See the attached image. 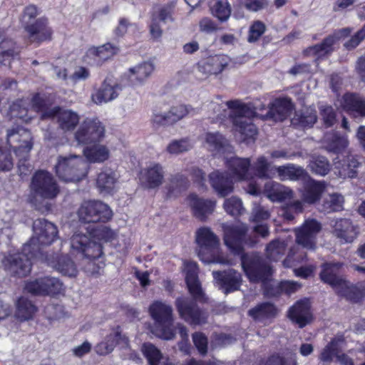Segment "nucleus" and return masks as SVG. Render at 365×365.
<instances>
[{
  "mask_svg": "<svg viewBox=\"0 0 365 365\" xmlns=\"http://www.w3.org/2000/svg\"><path fill=\"white\" fill-rule=\"evenodd\" d=\"M265 30L266 26L263 22L260 21H254L250 27L247 41L250 43L256 42L264 33Z\"/></svg>",
  "mask_w": 365,
  "mask_h": 365,
  "instance_id": "60",
  "label": "nucleus"
},
{
  "mask_svg": "<svg viewBox=\"0 0 365 365\" xmlns=\"http://www.w3.org/2000/svg\"><path fill=\"white\" fill-rule=\"evenodd\" d=\"M118 51V48L111 43H106L98 47L90 48L85 56V61L89 64L99 65L110 58Z\"/></svg>",
  "mask_w": 365,
  "mask_h": 365,
  "instance_id": "30",
  "label": "nucleus"
},
{
  "mask_svg": "<svg viewBox=\"0 0 365 365\" xmlns=\"http://www.w3.org/2000/svg\"><path fill=\"white\" fill-rule=\"evenodd\" d=\"M7 143L13 148L20 160L26 159L34 145L33 136L31 132L21 127L8 130Z\"/></svg>",
  "mask_w": 365,
  "mask_h": 365,
  "instance_id": "11",
  "label": "nucleus"
},
{
  "mask_svg": "<svg viewBox=\"0 0 365 365\" xmlns=\"http://www.w3.org/2000/svg\"><path fill=\"white\" fill-rule=\"evenodd\" d=\"M175 305L180 317L190 325L206 322L207 314L199 308L194 300L185 297H178Z\"/></svg>",
  "mask_w": 365,
  "mask_h": 365,
  "instance_id": "12",
  "label": "nucleus"
},
{
  "mask_svg": "<svg viewBox=\"0 0 365 365\" xmlns=\"http://www.w3.org/2000/svg\"><path fill=\"white\" fill-rule=\"evenodd\" d=\"M168 113L169 115L168 118H170L171 123H174L181 120L188 114H195L196 111L195 109L189 108L186 106L179 105L172 107Z\"/></svg>",
  "mask_w": 365,
  "mask_h": 365,
  "instance_id": "58",
  "label": "nucleus"
},
{
  "mask_svg": "<svg viewBox=\"0 0 365 365\" xmlns=\"http://www.w3.org/2000/svg\"><path fill=\"white\" fill-rule=\"evenodd\" d=\"M264 365H297L294 358L284 359L278 355L269 357Z\"/></svg>",
  "mask_w": 365,
  "mask_h": 365,
  "instance_id": "64",
  "label": "nucleus"
},
{
  "mask_svg": "<svg viewBox=\"0 0 365 365\" xmlns=\"http://www.w3.org/2000/svg\"><path fill=\"white\" fill-rule=\"evenodd\" d=\"M321 225L315 220H307L302 226L296 230V242L307 250L316 247V236L321 230Z\"/></svg>",
  "mask_w": 365,
  "mask_h": 365,
  "instance_id": "17",
  "label": "nucleus"
},
{
  "mask_svg": "<svg viewBox=\"0 0 365 365\" xmlns=\"http://www.w3.org/2000/svg\"><path fill=\"white\" fill-rule=\"evenodd\" d=\"M344 341L342 337H335L332 339L327 346H325L319 356V359L321 362L329 364L333 361L334 357H337L340 351L339 344Z\"/></svg>",
  "mask_w": 365,
  "mask_h": 365,
  "instance_id": "41",
  "label": "nucleus"
},
{
  "mask_svg": "<svg viewBox=\"0 0 365 365\" xmlns=\"http://www.w3.org/2000/svg\"><path fill=\"white\" fill-rule=\"evenodd\" d=\"M359 162L353 155H347L346 158L334 161V169L339 177L353 178L356 176Z\"/></svg>",
  "mask_w": 365,
  "mask_h": 365,
  "instance_id": "34",
  "label": "nucleus"
},
{
  "mask_svg": "<svg viewBox=\"0 0 365 365\" xmlns=\"http://www.w3.org/2000/svg\"><path fill=\"white\" fill-rule=\"evenodd\" d=\"M24 289L34 295L53 296L64 291L63 282L57 277L46 276L28 281Z\"/></svg>",
  "mask_w": 365,
  "mask_h": 365,
  "instance_id": "13",
  "label": "nucleus"
},
{
  "mask_svg": "<svg viewBox=\"0 0 365 365\" xmlns=\"http://www.w3.org/2000/svg\"><path fill=\"white\" fill-rule=\"evenodd\" d=\"M341 266L340 263L324 264L323 269L320 273V278L325 283L330 284L339 295L349 298L350 293L354 288L349 282L337 275V271Z\"/></svg>",
  "mask_w": 365,
  "mask_h": 365,
  "instance_id": "15",
  "label": "nucleus"
},
{
  "mask_svg": "<svg viewBox=\"0 0 365 365\" xmlns=\"http://www.w3.org/2000/svg\"><path fill=\"white\" fill-rule=\"evenodd\" d=\"M341 106L347 111L365 116V100L357 95L345 94L342 98Z\"/></svg>",
  "mask_w": 365,
  "mask_h": 365,
  "instance_id": "39",
  "label": "nucleus"
},
{
  "mask_svg": "<svg viewBox=\"0 0 365 365\" xmlns=\"http://www.w3.org/2000/svg\"><path fill=\"white\" fill-rule=\"evenodd\" d=\"M81 221L86 223L105 222L112 217V211L108 205L99 200L83 202L78 210Z\"/></svg>",
  "mask_w": 365,
  "mask_h": 365,
  "instance_id": "10",
  "label": "nucleus"
},
{
  "mask_svg": "<svg viewBox=\"0 0 365 365\" xmlns=\"http://www.w3.org/2000/svg\"><path fill=\"white\" fill-rule=\"evenodd\" d=\"M317 121L316 112L314 110L307 109L305 111L296 113L292 120L293 124H298L303 127L312 126Z\"/></svg>",
  "mask_w": 365,
  "mask_h": 365,
  "instance_id": "55",
  "label": "nucleus"
},
{
  "mask_svg": "<svg viewBox=\"0 0 365 365\" xmlns=\"http://www.w3.org/2000/svg\"><path fill=\"white\" fill-rule=\"evenodd\" d=\"M188 184V180L183 175L176 174L172 176L167 186L168 196H176L185 190L187 187Z\"/></svg>",
  "mask_w": 365,
  "mask_h": 365,
  "instance_id": "46",
  "label": "nucleus"
},
{
  "mask_svg": "<svg viewBox=\"0 0 365 365\" xmlns=\"http://www.w3.org/2000/svg\"><path fill=\"white\" fill-rule=\"evenodd\" d=\"M357 233L356 227L349 219H337L333 225V234L342 244L352 242Z\"/></svg>",
  "mask_w": 365,
  "mask_h": 365,
  "instance_id": "29",
  "label": "nucleus"
},
{
  "mask_svg": "<svg viewBox=\"0 0 365 365\" xmlns=\"http://www.w3.org/2000/svg\"><path fill=\"white\" fill-rule=\"evenodd\" d=\"M230 59L226 55L210 56L197 63V71L204 78L217 75L227 66Z\"/></svg>",
  "mask_w": 365,
  "mask_h": 365,
  "instance_id": "22",
  "label": "nucleus"
},
{
  "mask_svg": "<svg viewBox=\"0 0 365 365\" xmlns=\"http://www.w3.org/2000/svg\"><path fill=\"white\" fill-rule=\"evenodd\" d=\"M119 175L110 168H104L98 173L96 187L103 195H112L117 190Z\"/></svg>",
  "mask_w": 365,
  "mask_h": 365,
  "instance_id": "26",
  "label": "nucleus"
},
{
  "mask_svg": "<svg viewBox=\"0 0 365 365\" xmlns=\"http://www.w3.org/2000/svg\"><path fill=\"white\" fill-rule=\"evenodd\" d=\"M301 287L300 283L290 280L282 281L278 284V289L280 292L289 295L298 291Z\"/></svg>",
  "mask_w": 365,
  "mask_h": 365,
  "instance_id": "62",
  "label": "nucleus"
},
{
  "mask_svg": "<svg viewBox=\"0 0 365 365\" xmlns=\"http://www.w3.org/2000/svg\"><path fill=\"white\" fill-rule=\"evenodd\" d=\"M33 236L23 247L21 253L9 255L3 261L5 268L11 274L25 277L31 269L33 258L43 259L42 247L51 245L56 239V225L45 219H37L33 223Z\"/></svg>",
  "mask_w": 365,
  "mask_h": 365,
  "instance_id": "1",
  "label": "nucleus"
},
{
  "mask_svg": "<svg viewBox=\"0 0 365 365\" xmlns=\"http://www.w3.org/2000/svg\"><path fill=\"white\" fill-rule=\"evenodd\" d=\"M226 105L232 110L230 117L240 140L246 141L255 139L257 130L252 122V118L256 115L255 108L251 104L244 103L238 100L227 101Z\"/></svg>",
  "mask_w": 365,
  "mask_h": 365,
  "instance_id": "3",
  "label": "nucleus"
},
{
  "mask_svg": "<svg viewBox=\"0 0 365 365\" xmlns=\"http://www.w3.org/2000/svg\"><path fill=\"white\" fill-rule=\"evenodd\" d=\"M277 313V308L269 302L262 303L249 310V315L258 321L274 317Z\"/></svg>",
  "mask_w": 365,
  "mask_h": 365,
  "instance_id": "43",
  "label": "nucleus"
},
{
  "mask_svg": "<svg viewBox=\"0 0 365 365\" xmlns=\"http://www.w3.org/2000/svg\"><path fill=\"white\" fill-rule=\"evenodd\" d=\"M118 336H119L118 328L107 335L103 341L97 344L96 353L99 355H107L111 353L117 344Z\"/></svg>",
  "mask_w": 365,
  "mask_h": 365,
  "instance_id": "47",
  "label": "nucleus"
},
{
  "mask_svg": "<svg viewBox=\"0 0 365 365\" xmlns=\"http://www.w3.org/2000/svg\"><path fill=\"white\" fill-rule=\"evenodd\" d=\"M226 145V140L219 133H207L205 136V146L214 154L220 153Z\"/></svg>",
  "mask_w": 365,
  "mask_h": 365,
  "instance_id": "45",
  "label": "nucleus"
},
{
  "mask_svg": "<svg viewBox=\"0 0 365 365\" xmlns=\"http://www.w3.org/2000/svg\"><path fill=\"white\" fill-rule=\"evenodd\" d=\"M106 128L98 118H86L75 133L78 143L89 144L101 141L105 137Z\"/></svg>",
  "mask_w": 365,
  "mask_h": 365,
  "instance_id": "14",
  "label": "nucleus"
},
{
  "mask_svg": "<svg viewBox=\"0 0 365 365\" xmlns=\"http://www.w3.org/2000/svg\"><path fill=\"white\" fill-rule=\"evenodd\" d=\"M252 168L255 175L260 178H272L274 175L270 169L271 165L264 156L258 157Z\"/></svg>",
  "mask_w": 365,
  "mask_h": 365,
  "instance_id": "50",
  "label": "nucleus"
},
{
  "mask_svg": "<svg viewBox=\"0 0 365 365\" xmlns=\"http://www.w3.org/2000/svg\"><path fill=\"white\" fill-rule=\"evenodd\" d=\"M55 117L58 125L64 131H72L80 120L79 115L72 110L52 109L43 113L41 118Z\"/></svg>",
  "mask_w": 365,
  "mask_h": 365,
  "instance_id": "20",
  "label": "nucleus"
},
{
  "mask_svg": "<svg viewBox=\"0 0 365 365\" xmlns=\"http://www.w3.org/2000/svg\"><path fill=\"white\" fill-rule=\"evenodd\" d=\"M149 313L157 327L153 333L163 339H173L175 333L172 306L162 301H155L149 307Z\"/></svg>",
  "mask_w": 365,
  "mask_h": 365,
  "instance_id": "6",
  "label": "nucleus"
},
{
  "mask_svg": "<svg viewBox=\"0 0 365 365\" xmlns=\"http://www.w3.org/2000/svg\"><path fill=\"white\" fill-rule=\"evenodd\" d=\"M184 272L185 273V280L190 293L195 300L203 301L205 294L201 288L198 280V267L195 262H185Z\"/></svg>",
  "mask_w": 365,
  "mask_h": 365,
  "instance_id": "24",
  "label": "nucleus"
},
{
  "mask_svg": "<svg viewBox=\"0 0 365 365\" xmlns=\"http://www.w3.org/2000/svg\"><path fill=\"white\" fill-rule=\"evenodd\" d=\"M165 170L163 166L155 162H151L142 169L140 174V181L145 189H155L164 182Z\"/></svg>",
  "mask_w": 365,
  "mask_h": 365,
  "instance_id": "16",
  "label": "nucleus"
},
{
  "mask_svg": "<svg viewBox=\"0 0 365 365\" xmlns=\"http://www.w3.org/2000/svg\"><path fill=\"white\" fill-rule=\"evenodd\" d=\"M154 65L151 62H143L133 68L122 77V80L126 81L129 86L143 84L154 71Z\"/></svg>",
  "mask_w": 365,
  "mask_h": 365,
  "instance_id": "25",
  "label": "nucleus"
},
{
  "mask_svg": "<svg viewBox=\"0 0 365 365\" xmlns=\"http://www.w3.org/2000/svg\"><path fill=\"white\" fill-rule=\"evenodd\" d=\"M224 240L225 245L235 253L241 255V264L247 277L252 282H262L264 284L272 274V267L256 253L242 254L243 245L252 247L258 243L257 237L247 238V228L245 225L237 223L224 225Z\"/></svg>",
  "mask_w": 365,
  "mask_h": 365,
  "instance_id": "2",
  "label": "nucleus"
},
{
  "mask_svg": "<svg viewBox=\"0 0 365 365\" xmlns=\"http://www.w3.org/2000/svg\"><path fill=\"white\" fill-rule=\"evenodd\" d=\"M70 245L73 251L81 254L83 258L89 260L84 268L86 272L91 274H98L101 267L94 260L103 254L102 244L91 241L81 231H77L71 237Z\"/></svg>",
  "mask_w": 365,
  "mask_h": 365,
  "instance_id": "5",
  "label": "nucleus"
},
{
  "mask_svg": "<svg viewBox=\"0 0 365 365\" xmlns=\"http://www.w3.org/2000/svg\"><path fill=\"white\" fill-rule=\"evenodd\" d=\"M286 247L284 241L272 240L266 247L267 257L272 261H278L285 254Z\"/></svg>",
  "mask_w": 365,
  "mask_h": 365,
  "instance_id": "48",
  "label": "nucleus"
},
{
  "mask_svg": "<svg viewBox=\"0 0 365 365\" xmlns=\"http://www.w3.org/2000/svg\"><path fill=\"white\" fill-rule=\"evenodd\" d=\"M42 259L63 275L75 277L77 274L78 270L75 263L67 255L61 256L56 261L53 257L48 258L47 256L43 257Z\"/></svg>",
  "mask_w": 365,
  "mask_h": 365,
  "instance_id": "35",
  "label": "nucleus"
},
{
  "mask_svg": "<svg viewBox=\"0 0 365 365\" xmlns=\"http://www.w3.org/2000/svg\"><path fill=\"white\" fill-rule=\"evenodd\" d=\"M319 110L324 124L327 127L332 126L336 122V113L333 108L329 106H322Z\"/></svg>",
  "mask_w": 365,
  "mask_h": 365,
  "instance_id": "61",
  "label": "nucleus"
},
{
  "mask_svg": "<svg viewBox=\"0 0 365 365\" xmlns=\"http://www.w3.org/2000/svg\"><path fill=\"white\" fill-rule=\"evenodd\" d=\"M24 29L28 33L29 39L31 43H39L50 40L51 38L52 31L48 26L46 19H38L34 24L25 25Z\"/></svg>",
  "mask_w": 365,
  "mask_h": 365,
  "instance_id": "28",
  "label": "nucleus"
},
{
  "mask_svg": "<svg viewBox=\"0 0 365 365\" xmlns=\"http://www.w3.org/2000/svg\"><path fill=\"white\" fill-rule=\"evenodd\" d=\"M292 109L293 105L290 100L277 99L269 107L267 116L274 121H282L290 115Z\"/></svg>",
  "mask_w": 365,
  "mask_h": 365,
  "instance_id": "33",
  "label": "nucleus"
},
{
  "mask_svg": "<svg viewBox=\"0 0 365 365\" xmlns=\"http://www.w3.org/2000/svg\"><path fill=\"white\" fill-rule=\"evenodd\" d=\"M264 192L272 202H282L292 197V191L278 182H268L265 184Z\"/></svg>",
  "mask_w": 365,
  "mask_h": 365,
  "instance_id": "36",
  "label": "nucleus"
},
{
  "mask_svg": "<svg viewBox=\"0 0 365 365\" xmlns=\"http://www.w3.org/2000/svg\"><path fill=\"white\" fill-rule=\"evenodd\" d=\"M196 242L199 247L197 255L204 263H229L220 250L219 237L209 227H203L197 230Z\"/></svg>",
  "mask_w": 365,
  "mask_h": 365,
  "instance_id": "4",
  "label": "nucleus"
},
{
  "mask_svg": "<svg viewBox=\"0 0 365 365\" xmlns=\"http://www.w3.org/2000/svg\"><path fill=\"white\" fill-rule=\"evenodd\" d=\"M323 147L329 152L338 153L344 150L349 144L344 136H340L335 132L326 133L322 140Z\"/></svg>",
  "mask_w": 365,
  "mask_h": 365,
  "instance_id": "37",
  "label": "nucleus"
},
{
  "mask_svg": "<svg viewBox=\"0 0 365 365\" xmlns=\"http://www.w3.org/2000/svg\"><path fill=\"white\" fill-rule=\"evenodd\" d=\"M211 11L212 14L221 21H227L231 14L228 3L221 1H215L211 6Z\"/></svg>",
  "mask_w": 365,
  "mask_h": 365,
  "instance_id": "57",
  "label": "nucleus"
},
{
  "mask_svg": "<svg viewBox=\"0 0 365 365\" xmlns=\"http://www.w3.org/2000/svg\"><path fill=\"white\" fill-rule=\"evenodd\" d=\"M287 316L299 327L302 328L312 319L311 306L307 299H300L294 303L288 311Z\"/></svg>",
  "mask_w": 365,
  "mask_h": 365,
  "instance_id": "23",
  "label": "nucleus"
},
{
  "mask_svg": "<svg viewBox=\"0 0 365 365\" xmlns=\"http://www.w3.org/2000/svg\"><path fill=\"white\" fill-rule=\"evenodd\" d=\"M351 31V30L349 28H345L335 31L333 34L325 38L321 43L307 48L305 52L307 55H312L318 58L329 55L334 51V45L339 38L348 36Z\"/></svg>",
  "mask_w": 365,
  "mask_h": 365,
  "instance_id": "19",
  "label": "nucleus"
},
{
  "mask_svg": "<svg viewBox=\"0 0 365 365\" xmlns=\"http://www.w3.org/2000/svg\"><path fill=\"white\" fill-rule=\"evenodd\" d=\"M141 351L147 359L149 365H159L163 354L155 345L151 343H145L142 346Z\"/></svg>",
  "mask_w": 365,
  "mask_h": 365,
  "instance_id": "54",
  "label": "nucleus"
},
{
  "mask_svg": "<svg viewBox=\"0 0 365 365\" xmlns=\"http://www.w3.org/2000/svg\"><path fill=\"white\" fill-rule=\"evenodd\" d=\"M88 165L77 155L58 156L55 171L59 179L65 182H78L87 175Z\"/></svg>",
  "mask_w": 365,
  "mask_h": 365,
  "instance_id": "7",
  "label": "nucleus"
},
{
  "mask_svg": "<svg viewBox=\"0 0 365 365\" xmlns=\"http://www.w3.org/2000/svg\"><path fill=\"white\" fill-rule=\"evenodd\" d=\"M343 202L342 195L336 193L329 195L323 201L322 211L325 212L339 211L342 209Z\"/></svg>",
  "mask_w": 365,
  "mask_h": 365,
  "instance_id": "51",
  "label": "nucleus"
},
{
  "mask_svg": "<svg viewBox=\"0 0 365 365\" xmlns=\"http://www.w3.org/2000/svg\"><path fill=\"white\" fill-rule=\"evenodd\" d=\"M45 103L39 94H35L31 100L20 99L14 102L10 107V115L14 118H19L23 122L29 123L38 113L41 115L46 111Z\"/></svg>",
  "mask_w": 365,
  "mask_h": 365,
  "instance_id": "9",
  "label": "nucleus"
},
{
  "mask_svg": "<svg viewBox=\"0 0 365 365\" xmlns=\"http://www.w3.org/2000/svg\"><path fill=\"white\" fill-rule=\"evenodd\" d=\"M324 189V186L322 182L309 179L304 185L302 193L303 200L309 204L314 203L319 199Z\"/></svg>",
  "mask_w": 365,
  "mask_h": 365,
  "instance_id": "40",
  "label": "nucleus"
},
{
  "mask_svg": "<svg viewBox=\"0 0 365 365\" xmlns=\"http://www.w3.org/2000/svg\"><path fill=\"white\" fill-rule=\"evenodd\" d=\"M193 147V143L188 138L172 140L167 146L166 150L171 155H179L189 151Z\"/></svg>",
  "mask_w": 365,
  "mask_h": 365,
  "instance_id": "53",
  "label": "nucleus"
},
{
  "mask_svg": "<svg viewBox=\"0 0 365 365\" xmlns=\"http://www.w3.org/2000/svg\"><path fill=\"white\" fill-rule=\"evenodd\" d=\"M31 190L35 197L53 199L59 193V187L51 173L46 170L36 171L32 177Z\"/></svg>",
  "mask_w": 365,
  "mask_h": 365,
  "instance_id": "8",
  "label": "nucleus"
},
{
  "mask_svg": "<svg viewBox=\"0 0 365 365\" xmlns=\"http://www.w3.org/2000/svg\"><path fill=\"white\" fill-rule=\"evenodd\" d=\"M187 201L194 215L201 220H204L207 215H211L216 205L215 200L200 198L195 194L190 195Z\"/></svg>",
  "mask_w": 365,
  "mask_h": 365,
  "instance_id": "31",
  "label": "nucleus"
},
{
  "mask_svg": "<svg viewBox=\"0 0 365 365\" xmlns=\"http://www.w3.org/2000/svg\"><path fill=\"white\" fill-rule=\"evenodd\" d=\"M15 316L20 321H26L31 319L37 309L27 298L21 297L16 302Z\"/></svg>",
  "mask_w": 365,
  "mask_h": 365,
  "instance_id": "42",
  "label": "nucleus"
},
{
  "mask_svg": "<svg viewBox=\"0 0 365 365\" xmlns=\"http://www.w3.org/2000/svg\"><path fill=\"white\" fill-rule=\"evenodd\" d=\"M86 158L92 163H101L109 158L108 149L103 145H94L83 150Z\"/></svg>",
  "mask_w": 365,
  "mask_h": 365,
  "instance_id": "44",
  "label": "nucleus"
},
{
  "mask_svg": "<svg viewBox=\"0 0 365 365\" xmlns=\"http://www.w3.org/2000/svg\"><path fill=\"white\" fill-rule=\"evenodd\" d=\"M309 167L312 173L322 176L326 175L330 170V164L323 156L314 158L310 161Z\"/></svg>",
  "mask_w": 365,
  "mask_h": 365,
  "instance_id": "56",
  "label": "nucleus"
},
{
  "mask_svg": "<svg viewBox=\"0 0 365 365\" xmlns=\"http://www.w3.org/2000/svg\"><path fill=\"white\" fill-rule=\"evenodd\" d=\"M211 186L222 197L230 194L233 190V179L227 177V174L218 170L211 173L209 175Z\"/></svg>",
  "mask_w": 365,
  "mask_h": 365,
  "instance_id": "32",
  "label": "nucleus"
},
{
  "mask_svg": "<svg viewBox=\"0 0 365 365\" xmlns=\"http://www.w3.org/2000/svg\"><path fill=\"white\" fill-rule=\"evenodd\" d=\"M85 235V233H83ZM91 241L95 242H99L101 244V241H110L115 237L114 232L109 227L105 225H101L93 230L91 233L86 235Z\"/></svg>",
  "mask_w": 365,
  "mask_h": 365,
  "instance_id": "52",
  "label": "nucleus"
},
{
  "mask_svg": "<svg viewBox=\"0 0 365 365\" xmlns=\"http://www.w3.org/2000/svg\"><path fill=\"white\" fill-rule=\"evenodd\" d=\"M274 168L281 180H298L306 174L302 167L292 163L274 167Z\"/></svg>",
  "mask_w": 365,
  "mask_h": 365,
  "instance_id": "38",
  "label": "nucleus"
},
{
  "mask_svg": "<svg viewBox=\"0 0 365 365\" xmlns=\"http://www.w3.org/2000/svg\"><path fill=\"white\" fill-rule=\"evenodd\" d=\"M15 43L11 40H4L0 43V63L6 65L10 63L11 57L17 55Z\"/></svg>",
  "mask_w": 365,
  "mask_h": 365,
  "instance_id": "49",
  "label": "nucleus"
},
{
  "mask_svg": "<svg viewBox=\"0 0 365 365\" xmlns=\"http://www.w3.org/2000/svg\"><path fill=\"white\" fill-rule=\"evenodd\" d=\"M223 207L226 212L232 216H237L242 214L243 210L241 200L235 196L225 200Z\"/></svg>",
  "mask_w": 365,
  "mask_h": 365,
  "instance_id": "59",
  "label": "nucleus"
},
{
  "mask_svg": "<svg viewBox=\"0 0 365 365\" xmlns=\"http://www.w3.org/2000/svg\"><path fill=\"white\" fill-rule=\"evenodd\" d=\"M251 165L250 158L233 157L227 161V168L230 178L235 181L247 180L251 178L249 169Z\"/></svg>",
  "mask_w": 365,
  "mask_h": 365,
  "instance_id": "27",
  "label": "nucleus"
},
{
  "mask_svg": "<svg viewBox=\"0 0 365 365\" xmlns=\"http://www.w3.org/2000/svg\"><path fill=\"white\" fill-rule=\"evenodd\" d=\"M122 88L121 84L106 78L100 88L91 95V99L97 105L107 103L117 98Z\"/></svg>",
  "mask_w": 365,
  "mask_h": 365,
  "instance_id": "18",
  "label": "nucleus"
},
{
  "mask_svg": "<svg viewBox=\"0 0 365 365\" xmlns=\"http://www.w3.org/2000/svg\"><path fill=\"white\" fill-rule=\"evenodd\" d=\"M213 278L225 294L237 291L242 284L241 274L235 269L212 272Z\"/></svg>",
  "mask_w": 365,
  "mask_h": 365,
  "instance_id": "21",
  "label": "nucleus"
},
{
  "mask_svg": "<svg viewBox=\"0 0 365 365\" xmlns=\"http://www.w3.org/2000/svg\"><path fill=\"white\" fill-rule=\"evenodd\" d=\"M192 340L195 346L202 354H205L207 351V339L200 332H196L192 334Z\"/></svg>",
  "mask_w": 365,
  "mask_h": 365,
  "instance_id": "63",
  "label": "nucleus"
}]
</instances>
